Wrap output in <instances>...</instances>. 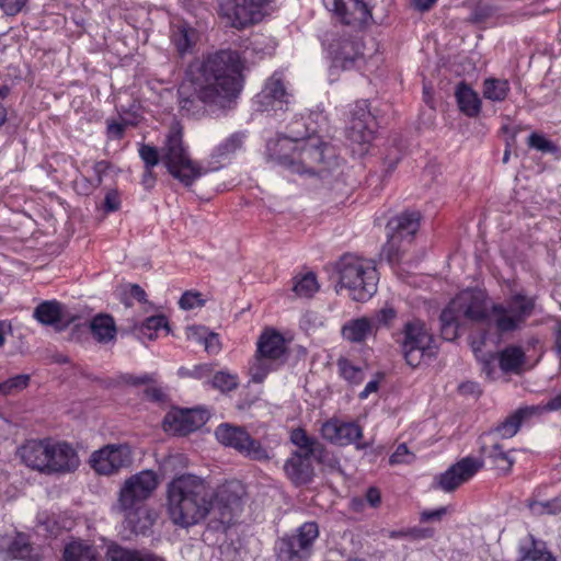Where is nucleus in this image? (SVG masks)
<instances>
[{
	"instance_id": "nucleus-7",
	"label": "nucleus",
	"mask_w": 561,
	"mask_h": 561,
	"mask_svg": "<svg viewBox=\"0 0 561 561\" xmlns=\"http://www.w3.org/2000/svg\"><path fill=\"white\" fill-rule=\"evenodd\" d=\"M536 304V296H529L524 290L514 291L504 304L491 306L490 324L500 335L518 331L534 314Z\"/></svg>"
},
{
	"instance_id": "nucleus-41",
	"label": "nucleus",
	"mask_w": 561,
	"mask_h": 561,
	"mask_svg": "<svg viewBox=\"0 0 561 561\" xmlns=\"http://www.w3.org/2000/svg\"><path fill=\"white\" fill-rule=\"evenodd\" d=\"M293 289L299 297H311L319 289L316 275L309 272L295 277Z\"/></svg>"
},
{
	"instance_id": "nucleus-12",
	"label": "nucleus",
	"mask_w": 561,
	"mask_h": 561,
	"mask_svg": "<svg viewBox=\"0 0 561 561\" xmlns=\"http://www.w3.org/2000/svg\"><path fill=\"white\" fill-rule=\"evenodd\" d=\"M215 436L220 444L236 449L251 460L267 461L271 458L268 449L243 427L222 423L215 430Z\"/></svg>"
},
{
	"instance_id": "nucleus-49",
	"label": "nucleus",
	"mask_w": 561,
	"mask_h": 561,
	"mask_svg": "<svg viewBox=\"0 0 561 561\" xmlns=\"http://www.w3.org/2000/svg\"><path fill=\"white\" fill-rule=\"evenodd\" d=\"M75 188L81 195H90L95 188L100 186V179H92L85 175H80L75 180Z\"/></svg>"
},
{
	"instance_id": "nucleus-32",
	"label": "nucleus",
	"mask_w": 561,
	"mask_h": 561,
	"mask_svg": "<svg viewBox=\"0 0 561 561\" xmlns=\"http://www.w3.org/2000/svg\"><path fill=\"white\" fill-rule=\"evenodd\" d=\"M533 411H536V409H530L529 405L517 409L497 425L496 432L503 438L513 437L518 432L523 423L534 417Z\"/></svg>"
},
{
	"instance_id": "nucleus-2",
	"label": "nucleus",
	"mask_w": 561,
	"mask_h": 561,
	"mask_svg": "<svg viewBox=\"0 0 561 561\" xmlns=\"http://www.w3.org/2000/svg\"><path fill=\"white\" fill-rule=\"evenodd\" d=\"M165 508L173 525L190 528L210 515L211 486L193 473L175 476L165 489Z\"/></svg>"
},
{
	"instance_id": "nucleus-21",
	"label": "nucleus",
	"mask_w": 561,
	"mask_h": 561,
	"mask_svg": "<svg viewBox=\"0 0 561 561\" xmlns=\"http://www.w3.org/2000/svg\"><path fill=\"white\" fill-rule=\"evenodd\" d=\"M208 420V413L204 410H180L165 415L163 427L174 435H186L198 430Z\"/></svg>"
},
{
	"instance_id": "nucleus-52",
	"label": "nucleus",
	"mask_w": 561,
	"mask_h": 561,
	"mask_svg": "<svg viewBox=\"0 0 561 561\" xmlns=\"http://www.w3.org/2000/svg\"><path fill=\"white\" fill-rule=\"evenodd\" d=\"M530 409H536V411H533L534 416H539L546 412L550 411H559L561 410V392L550 399L545 404H536V405H529Z\"/></svg>"
},
{
	"instance_id": "nucleus-28",
	"label": "nucleus",
	"mask_w": 561,
	"mask_h": 561,
	"mask_svg": "<svg viewBox=\"0 0 561 561\" xmlns=\"http://www.w3.org/2000/svg\"><path fill=\"white\" fill-rule=\"evenodd\" d=\"M284 470L288 479L295 485H304L311 481L313 470L310 457L295 453L284 465Z\"/></svg>"
},
{
	"instance_id": "nucleus-22",
	"label": "nucleus",
	"mask_w": 561,
	"mask_h": 561,
	"mask_svg": "<svg viewBox=\"0 0 561 561\" xmlns=\"http://www.w3.org/2000/svg\"><path fill=\"white\" fill-rule=\"evenodd\" d=\"M332 59V69H351L360 57L358 45L348 37L334 38L328 46Z\"/></svg>"
},
{
	"instance_id": "nucleus-36",
	"label": "nucleus",
	"mask_w": 561,
	"mask_h": 561,
	"mask_svg": "<svg viewBox=\"0 0 561 561\" xmlns=\"http://www.w3.org/2000/svg\"><path fill=\"white\" fill-rule=\"evenodd\" d=\"M161 329L169 330L168 319L163 314H158L147 318L139 325H135L133 332L141 341L145 339L152 341Z\"/></svg>"
},
{
	"instance_id": "nucleus-51",
	"label": "nucleus",
	"mask_w": 561,
	"mask_h": 561,
	"mask_svg": "<svg viewBox=\"0 0 561 561\" xmlns=\"http://www.w3.org/2000/svg\"><path fill=\"white\" fill-rule=\"evenodd\" d=\"M9 550L14 558L25 559L31 554V546L22 536L11 542Z\"/></svg>"
},
{
	"instance_id": "nucleus-20",
	"label": "nucleus",
	"mask_w": 561,
	"mask_h": 561,
	"mask_svg": "<svg viewBox=\"0 0 561 561\" xmlns=\"http://www.w3.org/2000/svg\"><path fill=\"white\" fill-rule=\"evenodd\" d=\"M371 0H323L344 24L360 26L371 18L369 4Z\"/></svg>"
},
{
	"instance_id": "nucleus-48",
	"label": "nucleus",
	"mask_w": 561,
	"mask_h": 561,
	"mask_svg": "<svg viewBox=\"0 0 561 561\" xmlns=\"http://www.w3.org/2000/svg\"><path fill=\"white\" fill-rule=\"evenodd\" d=\"M401 241H394L388 237L387 243L381 249V257L386 259L390 264L398 263L401 260Z\"/></svg>"
},
{
	"instance_id": "nucleus-42",
	"label": "nucleus",
	"mask_w": 561,
	"mask_h": 561,
	"mask_svg": "<svg viewBox=\"0 0 561 561\" xmlns=\"http://www.w3.org/2000/svg\"><path fill=\"white\" fill-rule=\"evenodd\" d=\"M337 368L341 377L352 385H359L365 379L363 368L355 366L347 358H340L337 360Z\"/></svg>"
},
{
	"instance_id": "nucleus-46",
	"label": "nucleus",
	"mask_w": 561,
	"mask_h": 561,
	"mask_svg": "<svg viewBox=\"0 0 561 561\" xmlns=\"http://www.w3.org/2000/svg\"><path fill=\"white\" fill-rule=\"evenodd\" d=\"M210 383L221 392H229L238 387V377L225 371H218L214 375Z\"/></svg>"
},
{
	"instance_id": "nucleus-53",
	"label": "nucleus",
	"mask_w": 561,
	"mask_h": 561,
	"mask_svg": "<svg viewBox=\"0 0 561 561\" xmlns=\"http://www.w3.org/2000/svg\"><path fill=\"white\" fill-rule=\"evenodd\" d=\"M413 456L410 454L405 444H400L396 451L390 456V465L410 463Z\"/></svg>"
},
{
	"instance_id": "nucleus-64",
	"label": "nucleus",
	"mask_w": 561,
	"mask_h": 561,
	"mask_svg": "<svg viewBox=\"0 0 561 561\" xmlns=\"http://www.w3.org/2000/svg\"><path fill=\"white\" fill-rule=\"evenodd\" d=\"M108 162L101 160L93 164V175H91L92 179H100V184L103 182V175L106 174L108 170Z\"/></svg>"
},
{
	"instance_id": "nucleus-38",
	"label": "nucleus",
	"mask_w": 561,
	"mask_h": 561,
	"mask_svg": "<svg viewBox=\"0 0 561 561\" xmlns=\"http://www.w3.org/2000/svg\"><path fill=\"white\" fill-rule=\"evenodd\" d=\"M93 336L102 343L112 341L116 334L115 323L112 317L99 314L90 324Z\"/></svg>"
},
{
	"instance_id": "nucleus-60",
	"label": "nucleus",
	"mask_w": 561,
	"mask_h": 561,
	"mask_svg": "<svg viewBox=\"0 0 561 561\" xmlns=\"http://www.w3.org/2000/svg\"><path fill=\"white\" fill-rule=\"evenodd\" d=\"M396 317H397L396 310L392 307H388V306L380 309L376 314V319H377L378 323L383 324V325H389Z\"/></svg>"
},
{
	"instance_id": "nucleus-33",
	"label": "nucleus",
	"mask_w": 561,
	"mask_h": 561,
	"mask_svg": "<svg viewBox=\"0 0 561 561\" xmlns=\"http://www.w3.org/2000/svg\"><path fill=\"white\" fill-rule=\"evenodd\" d=\"M62 561H100V556L93 546L71 541L64 549Z\"/></svg>"
},
{
	"instance_id": "nucleus-31",
	"label": "nucleus",
	"mask_w": 561,
	"mask_h": 561,
	"mask_svg": "<svg viewBox=\"0 0 561 561\" xmlns=\"http://www.w3.org/2000/svg\"><path fill=\"white\" fill-rule=\"evenodd\" d=\"M198 39V34L195 28L187 23L179 22L173 24L171 41L176 47L180 55H184L192 50Z\"/></svg>"
},
{
	"instance_id": "nucleus-13",
	"label": "nucleus",
	"mask_w": 561,
	"mask_h": 561,
	"mask_svg": "<svg viewBox=\"0 0 561 561\" xmlns=\"http://www.w3.org/2000/svg\"><path fill=\"white\" fill-rule=\"evenodd\" d=\"M268 0H221L220 14L226 23L237 30H243L257 23L262 9Z\"/></svg>"
},
{
	"instance_id": "nucleus-58",
	"label": "nucleus",
	"mask_w": 561,
	"mask_h": 561,
	"mask_svg": "<svg viewBox=\"0 0 561 561\" xmlns=\"http://www.w3.org/2000/svg\"><path fill=\"white\" fill-rule=\"evenodd\" d=\"M26 2L27 0H0V8L7 15H15L23 9Z\"/></svg>"
},
{
	"instance_id": "nucleus-19",
	"label": "nucleus",
	"mask_w": 561,
	"mask_h": 561,
	"mask_svg": "<svg viewBox=\"0 0 561 561\" xmlns=\"http://www.w3.org/2000/svg\"><path fill=\"white\" fill-rule=\"evenodd\" d=\"M322 437L337 446L355 444L356 449L367 448V443H358L363 437V428L356 422H344L339 419H331L321 426Z\"/></svg>"
},
{
	"instance_id": "nucleus-15",
	"label": "nucleus",
	"mask_w": 561,
	"mask_h": 561,
	"mask_svg": "<svg viewBox=\"0 0 561 561\" xmlns=\"http://www.w3.org/2000/svg\"><path fill=\"white\" fill-rule=\"evenodd\" d=\"M133 462L131 450L125 444H111L94 451L90 457V465L93 470L103 476L115 474Z\"/></svg>"
},
{
	"instance_id": "nucleus-63",
	"label": "nucleus",
	"mask_w": 561,
	"mask_h": 561,
	"mask_svg": "<svg viewBox=\"0 0 561 561\" xmlns=\"http://www.w3.org/2000/svg\"><path fill=\"white\" fill-rule=\"evenodd\" d=\"M122 381L126 382V383H129V385H134V386H138V385H146V383H149L152 381V377L150 375H142V376H133V375H123L122 377Z\"/></svg>"
},
{
	"instance_id": "nucleus-6",
	"label": "nucleus",
	"mask_w": 561,
	"mask_h": 561,
	"mask_svg": "<svg viewBox=\"0 0 561 561\" xmlns=\"http://www.w3.org/2000/svg\"><path fill=\"white\" fill-rule=\"evenodd\" d=\"M337 286L355 301H366L377 291L378 273L373 261L344 254L335 264Z\"/></svg>"
},
{
	"instance_id": "nucleus-61",
	"label": "nucleus",
	"mask_w": 561,
	"mask_h": 561,
	"mask_svg": "<svg viewBox=\"0 0 561 561\" xmlns=\"http://www.w3.org/2000/svg\"><path fill=\"white\" fill-rule=\"evenodd\" d=\"M447 513L446 507H439L433 511H424L421 513V522L427 523L432 520H440Z\"/></svg>"
},
{
	"instance_id": "nucleus-37",
	"label": "nucleus",
	"mask_w": 561,
	"mask_h": 561,
	"mask_svg": "<svg viewBox=\"0 0 561 561\" xmlns=\"http://www.w3.org/2000/svg\"><path fill=\"white\" fill-rule=\"evenodd\" d=\"M481 451L492 461L494 468L503 473L508 474L515 463V459L511 456L510 451L503 450L500 444L492 445L489 449L482 447Z\"/></svg>"
},
{
	"instance_id": "nucleus-50",
	"label": "nucleus",
	"mask_w": 561,
	"mask_h": 561,
	"mask_svg": "<svg viewBox=\"0 0 561 561\" xmlns=\"http://www.w3.org/2000/svg\"><path fill=\"white\" fill-rule=\"evenodd\" d=\"M204 302L205 301L202 299L201 293L192 290L185 291L179 300L180 307L184 310H191L196 307H202L204 306Z\"/></svg>"
},
{
	"instance_id": "nucleus-4",
	"label": "nucleus",
	"mask_w": 561,
	"mask_h": 561,
	"mask_svg": "<svg viewBox=\"0 0 561 561\" xmlns=\"http://www.w3.org/2000/svg\"><path fill=\"white\" fill-rule=\"evenodd\" d=\"M18 455L26 467L48 476L75 472L80 465L79 456L70 444L51 438L26 440Z\"/></svg>"
},
{
	"instance_id": "nucleus-17",
	"label": "nucleus",
	"mask_w": 561,
	"mask_h": 561,
	"mask_svg": "<svg viewBox=\"0 0 561 561\" xmlns=\"http://www.w3.org/2000/svg\"><path fill=\"white\" fill-rule=\"evenodd\" d=\"M243 486L239 481H228L211 488L210 513L217 512L222 524H229L233 514L240 508Z\"/></svg>"
},
{
	"instance_id": "nucleus-59",
	"label": "nucleus",
	"mask_w": 561,
	"mask_h": 561,
	"mask_svg": "<svg viewBox=\"0 0 561 561\" xmlns=\"http://www.w3.org/2000/svg\"><path fill=\"white\" fill-rule=\"evenodd\" d=\"M121 198L117 191H108L104 197V210L106 213L116 211L119 209Z\"/></svg>"
},
{
	"instance_id": "nucleus-30",
	"label": "nucleus",
	"mask_w": 561,
	"mask_h": 561,
	"mask_svg": "<svg viewBox=\"0 0 561 561\" xmlns=\"http://www.w3.org/2000/svg\"><path fill=\"white\" fill-rule=\"evenodd\" d=\"M499 366L503 373L520 374L526 365L525 351L518 345H508L496 355Z\"/></svg>"
},
{
	"instance_id": "nucleus-35",
	"label": "nucleus",
	"mask_w": 561,
	"mask_h": 561,
	"mask_svg": "<svg viewBox=\"0 0 561 561\" xmlns=\"http://www.w3.org/2000/svg\"><path fill=\"white\" fill-rule=\"evenodd\" d=\"M459 108L468 116H476L481 108L478 94L467 84L460 83L456 90Z\"/></svg>"
},
{
	"instance_id": "nucleus-5",
	"label": "nucleus",
	"mask_w": 561,
	"mask_h": 561,
	"mask_svg": "<svg viewBox=\"0 0 561 561\" xmlns=\"http://www.w3.org/2000/svg\"><path fill=\"white\" fill-rule=\"evenodd\" d=\"M491 307L486 295L481 290L468 289L459 293L442 311L440 333L444 340L454 341L459 334L462 319L490 324Z\"/></svg>"
},
{
	"instance_id": "nucleus-23",
	"label": "nucleus",
	"mask_w": 561,
	"mask_h": 561,
	"mask_svg": "<svg viewBox=\"0 0 561 561\" xmlns=\"http://www.w3.org/2000/svg\"><path fill=\"white\" fill-rule=\"evenodd\" d=\"M421 216L417 211H403L387 224V236L394 241L411 242L420 228Z\"/></svg>"
},
{
	"instance_id": "nucleus-10",
	"label": "nucleus",
	"mask_w": 561,
	"mask_h": 561,
	"mask_svg": "<svg viewBox=\"0 0 561 561\" xmlns=\"http://www.w3.org/2000/svg\"><path fill=\"white\" fill-rule=\"evenodd\" d=\"M295 142H267L266 159L270 162L279 164L295 173H305L309 170L305 168L308 159L311 157L317 160H322L325 142H318L310 147L298 149L294 146Z\"/></svg>"
},
{
	"instance_id": "nucleus-40",
	"label": "nucleus",
	"mask_w": 561,
	"mask_h": 561,
	"mask_svg": "<svg viewBox=\"0 0 561 561\" xmlns=\"http://www.w3.org/2000/svg\"><path fill=\"white\" fill-rule=\"evenodd\" d=\"M314 121L310 123H302L300 121H296L293 124L289 135L283 136L280 140H311L312 138H322L323 136L319 130L311 127Z\"/></svg>"
},
{
	"instance_id": "nucleus-57",
	"label": "nucleus",
	"mask_w": 561,
	"mask_h": 561,
	"mask_svg": "<svg viewBox=\"0 0 561 561\" xmlns=\"http://www.w3.org/2000/svg\"><path fill=\"white\" fill-rule=\"evenodd\" d=\"M130 125H133V123L125 118L110 122L107 123V134L111 137L121 138L124 136V130Z\"/></svg>"
},
{
	"instance_id": "nucleus-11",
	"label": "nucleus",
	"mask_w": 561,
	"mask_h": 561,
	"mask_svg": "<svg viewBox=\"0 0 561 561\" xmlns=\"http://www.w3.org/2000/svg\"><path fill=\"white\" fill-rule=\"evenodd\" d=\"M318 537V524L316 522L304 523L296 529V533L286 535L276 541L277 561H308Z\"/></svg>"
},
{
	"instance_id": "nucleus-25",
	"label": "nucleus",
	"mask_w": 561,
	"mask_h": 561,
	"mask_svg": "<svg viewBox=\"0 0 561 561\" xmlns=\"http://www.w3.org/2000/svg\"><path fill=\"white\" fill-rule=\"evenodd\" d=\"M241 149V142H221L219 144L206 164L195 161L191 158V162L195 164L201 172V178L209 172L218 171L228 164L234 153Z\"/></svg>"
},
{
	"instance_id": "nucleus-44",
	"label": "nucleus",
	"mask_w": 561,
	"mask_h": 561,
	"mask_svg": "<svg viewBox=\"0 0 561 561\" xmlns=\"http://www.w3.org/2000/svg\"><path fill=\"white\" fill-rule=\"evenodd\" d=\"M30 375H15L3 382H0V396H14L24 390L30 383Z\"/></svg>"
},
{
	"instance_id": "nucleus-47",
	"label": "nucleus",
	"mask_w": 561,
	"mask_h": 561,
	"mask_svg": "<svg viewBox=\"0 0 561 561\" xmlns=\"http://www.w3.org/2000/svg\"><path fill=\"white\" fill-rule=\"evenodd\" d=\"M290 440L294 445L301 448L305 454L302 456L310 457L313 453L314 442L307 435L302 428H296L291 432Z\"/></svg>"
},
{
	"instance_id": "nucleus-14",
	"label": "nucleus",
	"mask_w": 561,
	"mask_h": 561,
	"mask_svg": "<svg viewBox=\"0 0 561 561\" xmlns=\"http://www.w3.org/2000/svg\"><path fill=\"white\" fill-rule=\"evenodd\" d=\"M158 486V477L152 470H142L128 478L118 497L119 508H130L145 504Z\"/></svg>"
},
{
	"instance_id": "nucleus-8",
	"label": "nucleus",
	"mask_w": 561,
	"mask_h": 561,
	"mask_svg": "<svg viewBox=\"0 0 561 561\" xmlns=\"http://www.w3.org/2000/svg\"><path fill=\"white\" fill-rule=\"evenodd\" d=\"M397 335V343L409 366L419 367L425 357L436 355L434 336L423 320H408Z\"/></svg>"
},
{
	"instance_id": "nucleus-18",
	"label": "nucleus",
	"mask_w": 561,
	"mask_h": 561,
	"mask_svg": "<svg viewBox=\"0 0 561 561\" xmlns=\"http://www.w3.org/2000/svg\"><path fill=\"white\" fill-rule=\"evenodd\" d=\"M377 123L371 115L367 101L356 102L345 119V136L350 140H370L376 137Z\"/></svg>"
},
{
	"instance_id": "nucleus-62",
	"label": "nucleus",
	"mask_w": 561,
	"mask_h": 561,
	"mask_svg": "<svg viewBox=\"0 0 561 561\" xmlns=\"http://www.w3.org/2000/svg\"><path fill=\"white\" fill-rule=\"evenodd\" d=\"M206 333L207 329L205 327H190L187 329V339L203 344Z\"/></svg>"
},
{
	"instance_id": "nucleus-29",
	"label": "nucleus",
	"mask_w": 561,
	"mask_h": 561,
	"mask_svg": "<svg viewBox=\"0 0 561 561\" xmlns=\"http://www.w3.org/2000/svg\"><path fill=\"white\" fill-rule=\"evenodd\" d=\"M107 561H165L148 549H131L112 543L106 550Z\"/></svg>"
},
{
	"instance_id": "nucleus-54",
	"label": "nucleus",
	"mask_w": 561,
	"mask_h": 561,
	"mask_svg": "<svg viewBox=\"0 0 561 561\" xmlns=\"http://www.w3.org/2000/svg\"><path fill=\"white\" fill-rule=\"evenodd\" d=\"M529 150L541 152L543 154L550 153L556 159L560 157L559 148L556 142H527Z\"/></svg>"
},
{
	"instance_id": "nucleus-9",
	"label": "nucleus",
	"mask_w": 561,
	"mask_h": 561,
	"mask_svg": "<svg viewBox=\"0 0 561 561\" xmlns=\"http://www.w3.org/2000/svg\"><path fill=\"white\" fill-rule=\"evenodd\" d=\"M285 352L283 335L274 330L264 331L257 340L256 352L249 367L251 380L255 383L263 382L280 365Z\"/></svg>"
},
{
	"instance_id": "nucleus-34",
	"label": "nucleus",
	"mask_w": 561,
	"mask_h": 561,
	"mask_svg": "<svg viewBox=\"0 0 561 561\" xmlns=\"http://www.w3.org/2000/svg\"><path fill=\"white\" fill-rule=\"evenodd\" d=\"M373 332L371 321L367 318L353 319L342 327V335L351 342H363Z\"/></svg>"
},
{
	"instance_id": "nucleus-39",
	"label": "nucleus",
	"mask_w": 561,
	"mask_h": 561,
	"mask_svg": "<svg viewBox=\"0 0 561 561\" xmlns=\"http://www.w3.org/2000/svg\"><path fill=\"white\" fill-rule=\"evenodd\" d=\"M510 92V83L502 79H486L483 83V95L493 102L504 101Z\"/></svg>"
},
{
	"instance_id": "nucleus-1",
	"label": "nucleus",
	"mask_w": 561,
	"mask_h": 561,
	"mask_svg": "<svg viewBox=\"0 0 561 561\" xmlns=\"http://www.w3.org/2000/svg\"><path fill=\"white\" fill-rule=\"evenodd\" d=\"M243 67L234 50H220L206 57L192 77L196 99L185 98L184 87L180 89L181 110L197 116L205 107L211 112L231 108L242 90Z\"/></svg>"
},
{
	"instance_id": "nucleus-26",
	"label": "nucleus",
	"mask_w": 561,
	"mask_h": 561,
	"mask_svg": "<svg viewBox=\"0 0 561 561\" xmlns=\"http://www.w3.org/2000/svg\"><path fill=\"white\" fill-rule=\"evenodd\" d=\"M124 513L125 526L131 533L145 535L153 525L156 516L153 512L146 505H135L130 508H119Z\"/></svg>"
},
{
	"instance_id": "nucleus-3",
	"label": "nucleus",
	"mask_w": 561,
	"mask_h": 561,
	"mask_svg": "<svg viewBox=\"0 0 561 561\" xmlns=\"http://www.w3.org/2000/svg\"><path fill=\"white\" fill-rule=\"evenodd\" d=\"M138 153L145 164L141 183L147 190L156 184L152 169L159 163L185 187L192 186L201 178L199 169L191 162V154L184 142H162L161 147L141 142Z\"/></svg>"
},
{
	"instance_id": "nucleus-55",
	"label": "nucleus",
	"mask_w": 561,
	"mask_h": 561,
	"mask_svg": "<svg viewBox=\"0 0 561 561\" xmlns=\"http://www.w3.org/2000/svg\"><path fill=\"white\" fill-rule=\"evenodd\" d=\"M472 351L476 355V357L478 358V360L481 362L482 364V370L488 375L490 376L491 373H492V364L495 359V355L490 353V354H481L480 355V347L479 345H476V343L472 344Z\"/></svg>"
},
{
	"instance_id": "nucleus-45",
	"label": "nucleus",
	"mask_w": 561,
	"mask_h": 561,
	"mask_svg": "<svg viewBox=\"0 0 561 561\" xmlns=\"http://www.w3.org/2000/svg\"><path fill=\"white\" fill-rule=\"evenodd\" d=\"M504 137L514 139L520 136L524 140H545L542 136L537 133H528L527 129L523 128L515 122H507L501 127Z\"/></svg>"
},
{
	"instance_id": "nucleus-27",
	"label": "nucleus",
	"mask_w": 561,
	"mask_h": 561,
	"mask_svg": "<svg viewBox=\"0 0 561 561\" xmlns=\"http://www.w3.org/2000/svg\"><path fill=\"white\" fill-rule=\"evenodd\" d=\"M33 317L43 325L51 327L57 332L62 331L67 327L62 305L56 300L41 302L34 309Z\"/></svg>"
},
{
	"instance_id": "nucleus-56",
	"label": "nucleus",
	"mask_w": 561,
	"mask_h": 561,
	"mask_svg": "<svg viewBox=\"0 0 561 561\" xmlns=\"http://www.w3.org/2000/svg\"><path fill=\"white\" fill-rule=\"evenodd\" d=\"M204 348L210 355H216L221 350V343L217 333L208 332L206 333V337L204 339Z\"/></svg>"
},
{
	"instance_id": "nucleus-24",
	"label": "nucleus",
	"mask_w": 561,
	"mask_h": 561,
	"mask_svg": "<svg viewBox=\"0 0 561 561\" xmlns=\"http://www.w3.org/2000/svg\"><path fill=\"white\" fill-rule=\"evenodd\" d=\"M257 98L259 102L266 108L268 106L274 108L275 104L278 103L280 111L285 110V106L288 103L289 94L286 91L283 77L279 72L272 75Z\"/></svg>"
},
{
	"instance_id": "nucleus-16",
	"label": "nucleus",
	"mask_w": 561,
	"mask_h": 561,
	"mask_svg": "<svg viewBox=\"0 0 561 561\" xmlns=\"http://www.w3.org/2000/svg\"><path fill=\"white\" fill-rule=\"evenodd\" d=\"M484 466L482 458L465 457L450 466L445 472L435 477L433 488L444 492H453L468 482Z\"/></svg>"
},
{
	"instance_id": "nucleus-43",
	"label": "nucleus",
	"mask_w": 561,
	"mask_h": 561,
	"mask_svg": "<svg viewBox=\"0 0 561 561\" xmlns=\"http://www.w3.org/2000/svg\"><path fill=\"white\" fill-rule=\"evenodd\" d=\"M518 561H556V559L549 552L539 549L535 539L530 537L529 543L520 547Z\"/></svg>"
}]
</instances>
